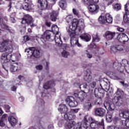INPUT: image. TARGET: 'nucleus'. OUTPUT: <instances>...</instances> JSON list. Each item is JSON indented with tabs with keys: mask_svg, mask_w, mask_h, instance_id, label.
<instances>
[{
	"mask_svg": "<svg viewBox=\"0 0 129 129\" xmlns=\"http://www.w3.org/2000/svg\"><path fill=\"white\" fill-rule=\"evenodd\" d=\"M0 52H7L2 54L1 62L2 63H9L11 61V56L13 52V46L12 41L4 40V39L0 38Z\"/></svg>",
	"mask_w": 129,
	"mask_h": 129,
	"instance_id": "nucleus-1",
	"label": "nucleus"
},
{
	"mask_svg": "<svg viewBox=\"0 0 129 129\" xmlns=\"http://www.w3.org/2000/svg\"><path fill=\"white\" fill-rule=\"evenodd\" d=\"M52 31L54 34L55 37L51 36L52 34V31L50 30L46 31L41 36L40 38L41 41L42 43H45L47 41H52L53 39H54V41L56 44H62V41L61 40V37H60V35H59V28L58 26L56 25H52Z\"/></svg>",
	"mask_w": 129,
	"mask_h": 129,
	"instance_id": "nucleus-2",
	"label": "nucleus"
},
{
	"mask_svg": "<svg viewBox=\"0 0 129 129\" xmlns=\"http://www.w3.org/2000/svg\"><path fill=\"white\" fill-rule=\"evenodd\" d=\"M84 27V20L77 19H74L71 24L67 27L66 30L68 32H70V30L73 31H76V35H80L81 34V27Z\"/></svg>",
	"mask_w": 129,
	"mask_h": 129,
	"instance_id": "nucleus-3",
	"label": "nucleus"
},
{
	"mask_svg": "<svg viewBox=\"0 0 129 129\" xmlns=\"http://www.w3.org/2000/svg\"><path fill=\"white\" fill-rule=\"evenodd\" d=\"M80 88L82 89L83 92H75L74 95L75 97L79 98L81 101L84 100L85 98H86L87 94L90 91V88L89 87L88 85L86 83H83L80 86Z\"/></svg>",
	"mask_w": 129,
	"mask_h": 129,
	"instance_id": "nucleus-4",
	"label": "nucleus"
},
{
	"mask_svg": "<svg viewBox=\"0 0 129 129\" xmlns=\"http://www.w3.org/2000/svg\"><path fill=\"white\" fill-rule=\"evenodd\" d=\"M25 53H27V55L29 58H31L32 56L35 58H40L42 53L39 49L35 48V47H29L25 49Z\"/></svg>",
	"mask_w": 129,
	"mask_h": 129,
	"instance_id": "nucleus-5",
	"label": "nucleus"
},
{
	"mask_svg": "<svg viewBox=\"0 0 129 129\" xmlns=\"http://www.w3.org/2000/svg\"><path fill=\"white\" fill-rule=\"evenodd\" d=\"M50 5L51 6H54L56 4L57 0H49ZM38 3L39 4V8H41V10H45V9H49V4L47 0H38Z\"/></svg>",
	"mask_w": 129,
	"mask_h": 129,
	"instance_id": "nucleus-6",
	"label": "nucleus"
},
{
	"mask_svg": "<svg viewBox=\"0 0 129 129\" xmlns=\"http://www.w3.org/2000/svg\"><path fill=\"white\" fill-rule=\"evenodd\" d=\"M21 24L28 26L30 25L31 28H33V27H35V24H34V20H33V17L29 15H26L23 17L21 21Z\"/></svg>",
	"mask_w": 129,
	"mask_h": 129,
	"instance_id": "nucleus-7",
	"label": "nucleus"
},
{
	"mask_svg": "<svg viewBox=\"0 0 129 129\" xmlns=\"http://www.w3.org/2000/svg\"><path fill=\"white\" fill-rule=\"evenodd\" d=\"M78 111H79V109L70 108L69 112L63 115V118L64 119H69L70 120H71V119H75V118H76V115H75V113H77Z\"/></svg>",
	"mask_w": 129,
	"mask_h": 129,
	"instance_id": "nucleus-8",
	"label": "nucleus"
},
{
	"mask_svg": "<svg viewBox=\"0 0 129 129\" xmlns=\"http://www.w3.org/2000/svg\"><path fill=\"white\" fill-rule=\"evenodd\" d=\"M112 101L116 106H121L122 105L123 100H122V96L119 93V91H117L116 96L112 99Z\"/></svg>",
	"mask_w": 129,
	"mask_h": 129,
	"instance_id": "nucleus-9",
	"label": "nucleus"
},
{
	"mask_svg": "<svg viewBox=\"0 0 129 129\" xmlns=\"http://www.w3.org/2000/svg\"><path fill=\"white\" fill-rule=\"evenodd\" d=\"M67 31L71 37V45L72 46L74 47L78 41V39L76 38V35H77L76 34V31H73L71 29H70V31L67 30Z\"/></svg>",
	"mask_w": 129,
	"mask_h": 129,
	"instance_id": "nucleus-10",
	"label": "nucleus"
},
{
	"mask_svg": "<svg viewBox=\"0 0 129 129\" xmlns=\"http://www.w3.org/2000/svg\"><path fill=\"white\" fill-rule=\"evenodd\" d=\"M51 86H53V83L51 82H47L43 85V88L45 89L43 92H42L41 96L42 97H49L50 94L47 93L48 90H50Z\"/></svg>",
	"mask_w": 129,
	"mask_h": 129,
	"instance_id": "nucleus-11",
	"label": "nucleus"
},
{
	"mask_svg": "<svg viewBox=\"0 0 129 129\" xmlns=\"http://www.w3.org/2000/svg\"><path fill=\"white\" fill-rule=\"evenodd\" d=\"M66 102L67 104H69L70 107H76L78 105V103L72 96H68L66 100Z\"/></svg>",
	"mask_w": 129,
	"mask_h": 129,
	"instance_id": "nucleus-12",
	"label": "nucleus"
},
{
	"mask_svg": "<svg viewBox=\"0 0 129 129\" xmlns=\"http://www.w3.org/2000/svg\"><path fill=\"white\" fill-rule=\"evenodd\" d=\"M115 104L113 102L112 100L111 101H105L104 103V106L105 108H108L110 111H112L115 109Z\"/></svg>",
	"mask_w": 129,
	"mask_h": 129,
	"instance_id": "nucleus-13",
	"label": "nucleus"
},
{
	"mask_svg": "<svg viewBox=\"0 0 129 129\" xmlns=\"http://www.w3.org/2000/svg\"><path fill=\"white\" fill-rule=\"evenodd\" d=\"M95 114L96 116L103 117L106 114V110L102 108H97L95 109Z\"/></svg>",
	"mask_w": 129,
	"mask_h": 129,
	"instance_id": "nucleus-14",
	"label": "nucleus"
},
{
	"mask_svg": "<svg viewBox=\"0 0 129 129\" xmlns=\"http://www.w3.org/2000/svg\"><path fill=\"white\" fill-rule=\"evenodd\" d=\"M88 10L93 14H97L99 10V6L97 5L92 4V2L89 5Z\"/></svg>",
	"mask_w": 129,
	"mask_h": 129,
	"instance_id": "nucleus-15",
	"label": "nucleus"
},
{
	"mask_svg": "<svg viewBox=\"0 0 129 129\" xmlns=\"http://www.w3.org/2000/svg\"><path fill=\"white\" fill-rule=\"evenodd\" d=\"M33 8H34V5L32 4H30L29 0H25V3L23 5V8L24 10H25L26 11H29L30 12H33L34 11Z\"/></svg>",
	"mask_w": 129,
	"mask_h": 129,
	"instance_id": "nucleus-16",
	"label": "nucleus"
},
{
	"mask_svg": "<svg viewBox=\"0 0 129 129\" xmlns=\"http://www.w3.org/2000/svg\"><path fill=\"white\" fill-rule=\"evenodd\" d=\"M117 39L120 43H125V42H128V37L125 34V33H122L119 34L117 36Z\"/></svg>",
	"mask_w": 129,
	"mask_h": 129,
	"instance_id": "nucleus-17",
	"label": "nucleus"
},
{
	"mask_svg": "<svg viewBox=\"0 0 129 129\" xmlns=\"http://www.w3.org/2000/svg\"><path fill=\"white\" fill-rule=\"evenodd\" d=\"M58 109L61 113L63 114L62 115V116H64V115L67 113H69V111L70 110V108H68L65 104L59 105Z\"/></svg>",
	"mask_w": 129,
	"mask_h": 129,
	"instance_id": "nucleus-18",
	"label": "nucleus"
},
{
	"mask_svg": "<svg viewBox=\"0 0 129 129\" xmlns=\"http://www.w3.org/2000/svg\"><path fill=\"white\" fill-rule=\"evenodd\" d=\"M94 93L96 97H103L104 96V90L101 88H95Z\"/></svg>",
	"mask_w": 129,
	"mask_h": 129,
	"instance_id": "nucleus-19",
	"label": "nucleus"
},
{
	"mask_svg": "<svg viewBox=\"0 0 129 129\" xmlns=\"http://www.w3.org/2000/svg\"><path fill=\"white\" fill-rule=\"evenodd\" d=\"M66 120H67V122L65 123L64 129H71L75 125V121L72 119L69 120L68 119Z\"/></svg>",
	"mask_w": 129,
	"mask_h": 129,
	"instance_id": "nucleus-20",
	"label": "nucleus"
},
{
	"mask_svg": "<svg viewBox=\"0 0 129 129\" xmlns=\"http://www.w3.org/2000/svg\"><path fill=\"white\" fill-rule=\"evenodd\" d=\"M89 122H91L90 127L91 128H98V124H99L98 121L93 120L91 117L89 118Z\"/></svg>",
	"mask_w": 129,
	"mask_h": 129,
	"instance_id": "nucleus-21",
	"label": "nucleus"
},
{
	"mask_svg": "<svg viewBox=\"0 0 129 129\" xmlns=\"http://www.w3.org/2000/svg\"><path fill=\"white\" fill-rule=\"evenodd\" d=\"M49 13L51 21L52 22H56L57 17L58 16V13H57L56 11H54L52 10H49Z\"/></svg>",
	"mask_w": 129,
	"mask_h": 129,
	"instance_id": "nucleus-22",
	"label": "nucleus"
},
{
	"mask_svg": "<svg viewBox=\"0 0 129 129\" xmlns=\"http://www.w3.org/2000/svg\"><path fill=\"white\" fill-rule=\"evenodd\" d=\"M87 122H88V121L87 120V118L86 116H85L84 120L81 123V125L80 126L77 127L76 129L87 128Z\"/></svg>",
	"mask_w": 129,
	"mask_h": 129,
	"instance_id": "nucleus-23",
	"label": "nucleus"
},
{
	"mask_svg": "<svg viewBox=\"0 0 129 129\" xmlns=\"http://www.w3.org/2000/svg\"><path fill=\"white\" fill-rule=\"evenodd\" d=\"M125 15L123 17V22L125 23H129V7H127V9L125 10V6L124 7Z\"/></svg>",
	"mask_w": 129,
	"mask_h": 129,
	"instance_id": "nucleus-24",
	"label": "nucleus"
},
{
	"mask_svg": "<svg viewBox=\"0 0 129 129\" xmlns=\"http://www.w3.org/2000/svg\"><path fill=\"white\" fill-rule=\"evenodd\" d=\"M8 121L12 126H15L17 124V122H18L17 119L12 115L9 116L8 117Z\"/></svg>",
	"mask_w": 129,
	"mask_h": 129,
	"instance_id": "nucleus-25",
	"label": "nucleus"
},
{
	"mask_svg": "<svg viewBox=\"0 0 129 129\" xmlns=\"http://www.w3.org/2000/svg\"><path fill=\"white\" fill-rule=\"evenodd\" d=\"M80 38H81L82 40H84L86 42H89V41L91 40V36L87 33L82 34V35L80 36Z\"/></svg>",
	"mask_w": 129,
	"mask_h": 129,
	"instance_id": "nucleus-26",
	"label": "nucleus"
},
{
	"mask_svg": "<svg viewBox=\"0 0 129 129\" xmlns=\"http://www.w3.org/2000/svg\"><path fill=\"white\" fill-rule=\"evenodd\" d=\"M106 75L109 76L112 79L117 80L118 79V76H117V74L115 73H112L111 72L108 71L106 73Z\"/></svg>",
	"mask_w": 129,
	"mask_h": 129,
	"instance_id": "nucleus-27",
	"label": "nucleus"
},
{
	"mask_svg": "<svg viewBox=\"0 0 129 129\" xmlns=\"http://www.w3.org/2000/svg\"><path fill=\"white\" fill-rule=\"evenodd\" d=\"M106 39H108V40H112L114 36H115V32H111L110 31H107L105 34Z\"/></svg>",
	"mask_w": 129,
	"mask_h": 129,
	"instance_id": "nucleus-28",
	"label": "nucleus"
},
{
	"mask_svg": "<svg viewBox=\"0 0 129 129\" xmlns=\"http://www.w3.org/2000/svg\"><path fill=\"white\" fill-rule=\"evenodd\" d=\"M120 115H122L123 118L126 119H128L129 118V110H121V113Z\"/></svg>",
	"mask_w": 129,
	"mask_h": 129,
	"instance_id": "nucleus-29",
	"label": "nucleus"
},
{
	"mask_svg": "<svg viewBox=\"0 0 129 129\" xmlns=\"http://www.w3.org/2000/svg\"><path fill=\"white\" fill-rule=\"evenodd\" d=\"M113 121L114 122L115 124H116L117 126H119V127H120V128H123V126H121V124H122L121 121H123V120H118V118L115 117L113 118Z\"/></svg>",
	"mask_w": 129,
	"mask_h": 129,
	"instance_id": "nucleus-30",
	"label": "nucleus"
},
{
	"mask_svg": "<svg viewBox=\"0 0 129 129\" xmlns=\"http://www.w3.org/2000/svg\"><path fill=\"white\" fill-rule=\"evenodd\" d=\"M84 79L88 83H89V82H91L92 80V74L88 73L87 75L84 76Z\"/></svg>",
	"mask_w": 129,
	"mask_h": 129,
	"instance_id": "nucleus-31",
	"label": "nucleus"
},
{
	"mask_svg": "<svg viewBox=\"0 0 129 129\" xmlns=\"http://www.w3.org/2000/svg\"><path fill=\"white\" fill-rule=\"evenodd\" d=\"M121 122L122 123L121 126H123V128L129 129V118L125 119V120L122 121Z\"/></svg>",
	"mask_w": 129,
	"mask_h": 129,
	"instance_id": "nucleus-32",
	"label": "nucleus"
},
{
	"mask_svg": "<svg viewBox=\"0 0 129 129\" xmlns=\"http://www.w3.org/2000/svg\"><path fill=\"white\" fill-rule=\"evenodd\" d=\"M59 6L62 10H66L67 8V3L65 0H61L59 3Z\"/></svg>",
	"mask_w": 129,
	"mask_h": 129,
	"instance_id": "nucleus-33",
	"label": "nucleus"
},
{
	"mask_svg": "<svg viewBox=\"0 0 129 129\" xmlns=\"http://www.w3.org/2000/svg\"><path fill=\"white\" fill-rule=\"evenodd\" d=\"M106 121L111 122L112 121V115L110 112H108L106 115Z\"/></svg>",
	"mask_w": 129,
	"mask_h": 129,
	"instance_id": "nucleus-34",
	"label": "nucleus"
},
{
	"mask_svg": "<svg viewBox=\"0 0 129 129\" xmlns=\"http://www.w3.org/2000/svg\"><path fill=\"white\" fill-rule=\"evenodd\" d=\"M106 23H108V24H111L112 23V17L109 13H107L106 14Z\"/></svg>",
	"mask_w": 129,
	"mask_h": 129,
	"instance_id": "nucleus-35",
	"label": "nucleus"
},
{
	"mask_svg": "<svg viewBox=\"0 0 129 129\" xmlns=\"http://www.w3.org/2000/svg\"><path fill=\"white\" fill-rule=\"evenodd\" d=\"M116 46V49L117 51H123L124 53V46L122 44H117Z\"/></svg>",
	"mask_w": 129,
	"mask_h": 129,
	"instance_id": "nucleus-36",
	"label": "nucleus"
},
{
	"mask_svg": "<svg viewBox=\"0 0 129 129\" xmlns=\"http://www.w3.org/2000/svg\"><path fill=\"white\" fill-rule=\"evenodd\" d=\"M18 63L12 64L10 67L11 72H16L18 70Z\"/></svg>",
	"mask_w": 129,
	"mask_h": 129,
	"instance_id": "nucleus-37",
	"label": "nucleus"
},
{
	"mask_svg": "<svg viewBox=\"0 0 129 129\" xmlns=\"http://www.w3.org/2000/svg\"><path fill=\"white\" fill-rule=\"evenodd\" d=\"M99 22L100 24H105L106 23V19L104 16L101 15L98 18Z\"/></svg>",
	"mask_w": 129,
	"mask_h": 129,
	"instance_id": "nucleus-38",
	"label": "nucleus"
},
{
	"mask_svg": "<svg viewBox=\"0 0 129 129\" xmlns=\"http://www.w3.org/2000/svg\"><path fill=\"white\" fill-rule=\"evenodd\" d=\"M91 103L88 102L86 103L84 106V108L85 110H87L88 111L92 107Z\"/></svg>",
	"mask_w": 129,
	"mask_h": 129,
	"instance_id": "nucleus-39",
	"label": "nucleus"
},
{
	"mask_svg": "<svg viewBox=\"0 0 129 129\" xmlns=\"http://www.w3.org/2000/svg\"><path fill=\"white\" fill-rule=\"evenodd\" d=\"M110 52L112 54H115V53H117V49H116V45H115V46H111L110 47Z\"/></svg>",
	"mask_w": 129,
	"mask_h": 129,
	"instance_id": "nucleus-40",
	"label": "nucleus"
},
{
	"mask_svg": "<svg viewBox=\"0 0 129 129\" xmlns=\"http://www.w3.org/2000/svg\"><path fill=\"white\" fill-rule=\"evenodd\" d=\"M122 64H123L124 65V68L126 70V71L127 72V73H128L129 74V67H126V66L127 65V64H128V61H127V60L126 59H123L122 60Z\"/></svg>",
	"mask_w": 129,
	"mask_h": 129,
	"instance_id": "nucleus-41",
	"label": "nucleus"
},
{
	"mask_svg": "<svg viewBox=\"0 0 129 129\" xmlns=\"http://www.w3.org/2000/svg\"><path fill=\"white\" fill-rule=\"evenodd\" d=\"M119 66H121V63H117L116 62H114L113 64V68L115 69H116L117 70H118V71H120L121 72V71H120V69H119Z\"/></svg>",
	"mask_w": 129,
	"mask_h": 129,
	"instance_id": "nucleus-42",
	"label": "nucleus"
},
{
	"mask_svg": "<svg viewBox=\"0 0 129 129\" xmlns=\"http://www.w3.org/2000/svg\"><path fill=\"white\" fill-rule=\"evenodd\" d=\"M66 20L67 23H70L73 20V15H69L66 17Z\"/></svg>",
	"mask_w": 129,
	"mask_h": 129,
	"instance_id": "nucleus-43",
	"label": "nucleus"
},
{
	"mask_svg": "<svg viewBox=\"0 0 129 129\" xmlns=\"http://www.w3.org/2000/svg\"><path fill=\"white\" fill-rule=\"evenodd\" d=\"M0 27L1 28H3V29H8V26L6 25L5 24L3 23V19L0 17Z\"/></svg>",
	"mask_w": 129,
	"mask_h": 129,
	"instance_id": "nucleus-44",
	"label": "nucleus"
},
{
	"mask_svg": "<svg viewBox=\"0 0 129 129\" xmlns=\"http://www.w3.org/2000/svg\"><path fill=\"white\" fill-rule=\"evenodd\" d=\"M11 60H12V62H15L16 60H18V57H17L16 54H12L11 56Z\"/></svg>",
	"mask_w": 129,
	"mask_h": 129,
	"instance_id": "nucleus-45",
	"label": "nucleus"
},
{
	"mask_svg": "<svg viewBox=\"0 0 129 129\" xmlns=\"http://www.w3.org/2000/svg\"><path fill=\"white\" fill-rule=\"evenodd\" d=\"M6 30H9V28L7 29L6 28H3V27H2V28L0 29V36H5V35H6Z\"/></svg>",
	"mask_w": 129,
	"mask_h": 129,
	"instance_id": "nucleus-46",
	"label": "nucleus"
},
{
	"mask_svg": "<svg viewBox=\"0 0 129 129\" xmlns=\"http://www.w3.org/2000/svg\"><path fill=\"white\" fill-rule=\"evenodd\" d=\"M101 103H102L101 98H100V97H98V99H97L96 101V105L99 106L101 105Z\"/></svg>",
	"mask_w": 129,
	"mask_h": 129,
	"instance_id": "nucleus-47",
	"label": "nucleus"
},
{
	"mask_svg": "<svg viewBox=\"0 0 129 129\" xmlns=\"http://www.w3.org/2000/svg\"><path fill=\"white\" fill-rule=\"evenodd\" d=\"M61 55L62 57H64V58H67L68 56H69L70 54L68 51L64 50L61 53Z\"/></svg>",
	"mask_w": 129,
	"mask_h": 129,
	"instance_id": "nucleus-48",
	"label": "nucleus"
},
{
	"mask_svg": "<svg viewBox=\"0 0 129 129\" xmlns=\"http://www.w3.org/2000/svg\"><path fill=\"white\" fill-rule=\"evenodd\" d=\"M96 86V82L94 81V82H92L91 84H90L89 86H88L89 87L90 90L91 88H94Z\"/></svg>",
	"mask_w": 129,
	"mask_h": 129,
	"instance_id": "nucleus-49",
	"label": "nucleus"
},
{
	"mask_svg": "<svg viewBox=\"0 0 129 129\" xmlns=\"http://www.w3.org/2000/svg\"><path fill=\"white\" fill-rule=\"evenodd\" d=\"M99 41H100V39H99V37H98V36H96L95 37H93V42L96 43L97 42H99Z\"/></svg>",
	"mask_w": 129,
	"mask_h": 129,
	"instance_id": "nucleus-50",
	"label": "nucleus"
},
{
	"mask_svg": "<svg viewBox=\"0 0 129 129\" xmlns=\"http://www.w3.org/2000/svg\"><path fill=\"white\" fill-rule=\"evenodd\" d=\"M120 128V127L118 126H114V125H111V126H109L107 127V129H119Z\"/></svg>",
	"mask_w": 129,
	"mask_h": 129,
	"instance_id": "nucleus-51",
	"label": "nucleus"
},
{
	"mask_svg": "<svg viewBox=\"0 0 129 129\" xmlns=\"http://www.w3.org/2000/svg\"><path fill=\"white\" fill-rule=\"evenodd\" d=\"M120 8H121L120 5L118 4H116L114 6V9L115 10H116V11H119V10H120Z\"/></svg>",
	"mask_w": 129,
	"mask_h": 129,
	"instance_id": "nucleus-52",
	"label": "nucleus"
},
{
	"mask_svg": "<svg viewBox=\"0 0 129 129\" xmlns=\"http://www.w3.org/2000/svg\"><path fill=\"white\" fill-rule=\"evenodd\" d=\"M73 13L74 15H75V16H78V15H79V11L75 9H73Z\"/></svg>",
	"mask_w": 129,
	"mask_h": 129,
	"instance_id": "nucleus-53",
	"label": "nucleus"
},
{
	"mask_svg": "<svg viewBox=\"0 0 129 129\" xmlns=\"http://www.w3.org/2000/svg\"><path fill=\"white\" fill-rule=\"evenodd\" d=\"M36 69H37V70H42V69H43V66L41 64L37 65L36 66Z\"/></svg>",
	"mask_w": 129,
	"mask_h": 129,
	"instance_id": "nucleus-54",
	"label": "nucleus"
},
{
	"mask_svg": "<svg viewBox=\"0 0 129 129\" xmlns=\"http://www.w3.org/2000/svg\"><path fill=\"white\" fill-rule=\"evenodd\" d=\"M86 55L87 57L89 58V59H91V57H92V54H90L87 50H86Z\"/></svg>",
	"mask_w": 129,
	"mask_h": 129,
	"instance_id": "nucleus-55",
	"label": "nucleus"
},
{
	"mask_svg": "<svg viewBox=\"0 0 129 129\" xmlns=\"http://www.w3.org/2000/svg\"><path fill=\"white\" fill-rule=\"evenodd\" d=\"M83 1L85 2V4L88 5V6H89L90 4L92 3V1H91L90 0H83Z\"/></svg>",
	"mask_w": 129,
	"mask_h": 129,
	"instance_id": "nucleus-56",
	"label": "nucleus"
},
{
	"mask_svg": "<svg viewBox=\"0 0 129 129\" xmlns=\"http://www.w3.org/2000/svg\"><path fill=\"white\" fill-rule=\"evenodd\" d=\"M31 39L28 36H25L24 37V42H27L28 41H30Z\"/></svg>",
	"mask_w": 129,
	"mask_h": 129,
	"instance_id": "nucleus-57",
	"label": "nucleus"
},
{
	"mask_svg": "<svg viewBox=\"0 0 129 129\" xmlns=\"http://www.w3.org/2000/svg\"><path fill=\"white\" fill-rule=\"evenodd\" d=\"M4 107L7 112H9V110H10V109L11 108V107L9 105H5Z\"/></svg>",
	"mask_w": 129,
	"mask_h": 129,
	"instance_id": "nucleus-58",
	"label": "nucleus"
},
{
	"mask_svg": "<svg viewBox=\"0 0 129 129\" xmlns=\"http://www.w3.org/2000/svg\"><path fill=\"white\" fill-rule=\"evenodd\" d=\"M38 102H39L40 105H41V106L44 105V104H45V102L43 100H39L38 101Z\"/></svg>",
	"mask_w": 129,
	"mask_h": 129,
	"instance_id": "nucleus-59",
	"label": "nucleus"
},
{
	"mask_svg": "<svg viewBox=\"0 0 129 129\" xmlns=\"http://www.w3.org/2000/svg\"><path fill=\"white\" fill-rule=\"evenodd\" d=\"M45 78V76H40L39 77V82H41V81H43L44 80V79Z\"/></svg>",
	"mask_w": 129,
	"mask_h": 129,
	"instance_id": "nucleus-60",
	"label": "nucleus"
},
{
	"mask_svg": "<svg viewBox=\"0 0 129 129\" xmlns=\"http://www.w3.org/2000/svg\"><path fill=\"white\" fill-rule=\"evenodd\" d=\"M5 121H4L3 119H1L0 121L1 126H5Z\"/></svg>",
	"mask_w": 129,
	"mask_h": 129,
	"instance_id": "nucleus-61",
	"label": "nucleus"
},
{
	"mask_svg": "<svg viewBox=\"0 0 129 129\" xmlns=\"http://www.w3.org/2000/svg\"><path fill=\"white\" fill-rule=\"evenodd\" d=\"M117 31H118V32H124V29H123V28H121V27H117Z\"/></svg>",
	"mask_w": 129,
	"mask_h": 129,
	"instance_id": "nucleus-62",
	"label": "nucleus"
},
{
	"mask_svg": "<svg viewBox=\"0 0 129 129\" xmlns=\"http://www.w3.org/2000/svg\"><path fill=\"white\" fill-rule=\"evenodd\" d=\"M120 83L121 84H122V85H123V86H124V87H128V84H124V82H123V81L120 82Z\"/></svg>",
	"mask_w": 129,
	"mask_h": 129,
	"instance_id": "nucleus-63",
	"label": "nucleus"
},
{
	"mask_svg": "<svg viewBox=\"0 0 129 129\" xmlns=\"http://www.w3.org/2000/svg\"><path fill=\"white\" fill-rule=\"evenodd\" d=\"M21 33H25L26 32V26H24L22 29H21Z\"/></svg>",
	"mask_w": 129,
	"mask_h": 129,
	"instance_id": "nucleus-64",
	"label": "nucleus"
}]
</instances>
